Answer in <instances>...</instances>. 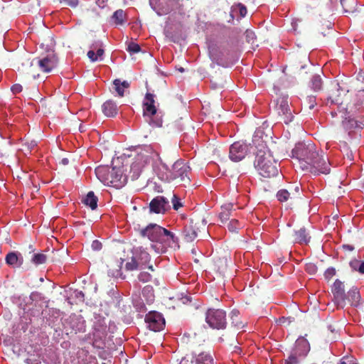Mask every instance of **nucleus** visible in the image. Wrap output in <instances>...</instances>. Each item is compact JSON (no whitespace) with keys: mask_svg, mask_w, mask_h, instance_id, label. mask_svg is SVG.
Returning <instances> with one entry per match:
<instances>
[{"mask_svg":"<svg viewBox=\"0 0 364 364\" xmlns=\"http://www.w3.org/2000/svg\"><path fill=\"white\" fill-rule=\"evenodd\" d=\"M180 364H188V360H186V359H183Z\"/></svg>","mask_w":364,"mask_h":364,"instance_id":"052dcab7","label":"nucleus"},{"mask_svg":"<svg viewBox=\"0 0 364 364\" xmlns=\"http://www.w3.org/2000/svg\"><path fill=\"white\" fill-rule=\"evenodd\" d=\"M215 266L218 267V270L220 272H224L228 267V259L224 257L219 259L215 262Z\"/></svg>","mask_w":364,"mask_h":364,"instance_id":"e433bc0d","label":"nucleus"},{"mask_svg":"<svg viewBox=\"0 0 364 364\" xmlns=\"http://www.w3.org/2000/svg\"><path fill=\"white\" fill-rule=\"evenodd\" d=\"M161 164L162 168L166 170V173L161 176L163 181L168 182L177 181L183 183L185 186L190 183L191 179L189 174L191 168L183 160H177L174 162L171 168L162 161Z\"/></svg>","mask_w":364,"mask_h":364,"instance_id":"39448f33","label":"nucleus"},{"mask_svg":"<svg viewBox=\"0 0 364 364\" xmlns=\"http://www.w3.org/2000/svg\"><path fill=\"white\" fill-rule=\"evenodd\" d=\"M126 18V14L122 9L117 10L112 15V19L117 25H122L124 23Z\"/></svg>","mask_w":364,"mask_h":364,"instance_id":"473e14b6","label":"nucleus"},{"mask_svg":"<svg viewBox=\"0 0 364 364\" xmlns=\"http://www.w3.org/2000/svg\"><path fill=\"white\" fill-rule=\"evenodd\" d=\"M11 90L14 94H17V93H20L22 91L23 87L20 84H14L11 87Z\"/></svg>","mask_w":364,"mask_h":364,"instance_id":"603ef678","label":"nucleus"},{"mask_svg":"<svg viewBox=\"0 0 364 364\" xmlns=\"http://www.w3.org/2000/svg\"><path fill=\"white\" fill-rule=\"evenodd\" d=\"M151 6L161 16L170 13L178 5V0H149Z\"/></svg>","mask_w":364,"mask_h":364,"instance_id":"f8f14e48","label":"nucleus"},{"mask_svg":"<svg viewBox=\"0 0 364 364\" xmlns=\"http://www.w3.org/2000/svg\"><path fill=\"white\" fill-rule=\"evenodd\" d=\"M310 350L308 341L304 338H299L292 348L289 356L284 360V364H299Z\"/></svg>","mask_w":364,"mask_h":364,"instance_id":"423d86ee","label":"nucleus"},{"mask_svg":"<svg viewBox=\"0 0 364 364\" xmlns=\"http://www.w3.org/2000/svg\"><path fill=\"white\" fill-rule=\"evenodd\" d=\"M28 255L30 257V262L35 266L44 264L48 260V257L42 251H36L32 245H29L28 248Z\"/></svg>","mask_w":364,"mask_h":364,"instance_id":"f3484780","label":"nucleus"},{"mask_svg":"<svg viewBox=\"0 0 364 364\" xmlns=\"http://www.w3.org/2000/svg\"><path fill=\"white\" fill-rule=\"evenodd\" d=\"M81 295H82V296H84L83 293H82V291H80V292H79V296H81Z\"/></svg>","mask_w":364,"mask_h":364,"instance_id":"0e129e2a","label":"nucleus"},{"mask_svg":"<svg viewBox=\"0 0 364 364\" xmlns=\"http://www.w3.org/2000/svg\"><path fill=\"white\" fill-rule=\"evenodd\" d=\"M127 50L132 54L137 53L141 50V48L139 44L131 42L128 45Z\"/></svg>","mask_w":364,"mask_h":364,"instance_id":"ea45409f","label":"nucleus"},{"mask_svg":"<svg viewBox=\"0 0 364 364\" xmlns=\"http://www.w3.org/2000/svg\"><path fill=\"white\" fill-rule=\"evenodd\" d=\"M328 102L338 105L339 106L343 105V99L341 92L339 91L338 87H335L334 89L331 90V94L328 97Z\"/></svg>","mask_w":364,"mask_h":364,"instance_id":"b1692460","label":"nucleus"},{"mask_svg":"<svg viewBox=\"0 0 364 364\" xmlns=\"http://www.w3.org/2000/svg\"><path fill=\"white\" fill-rule=\"evenodd\" d=\"M196 364H213V358L210 353L203 352L196 358Z\"/></svg>","mask_w":364,"mask_h":364,"instance_id":"7c9ffc66","label":"nucleus"},{"mask_svg":"<svg viewBox=\"0 0 364 364\" xmlns=\"http://www.w3.org/2000/svg\"><path fill=\"white\" fill-rule=\"evenodd\" d=\"M289 188L291 191V194L294 196L295 200L300 198V187H299V186L296 185L295 186H291Z\"/></svg>","mask_w":364,"mask_h":364,"instance_id":"c03bdc74","label":"nucleus"},{"mask_svg":"<svg viewBox=\"0 0 364 364\" xmlns=\"http://www.w3.org/2000/svg\"><path fill=\"white\" fill-rule=\"evenodd\" d=\"M63 161L64 164H66L68 162V160L67 159H63Z\"/></svg>","mask_w":364,"mask_h":364,"instance_id":"338daca9","label":"nucleus"},{"mask_svg":"<svg viewBox=\"0 0 364 364\" xmlns=\"http://www.w3.org/2000/svg\"><path fill=\"white\" fill-rule=\"evenodd\" d=\"M154 95L147 92L143 102L144 114L149 117H154L156 114V108L154 105Z\"/></svg>","mask_w":364,"mask_h":364,"instance_id":"a211bd4d","label":"nucleus"},{"mask_svg":"<svg viewBox=\"0 0 364 364\" xmlns=\"http://www.w3.org/2000/svg\"><path fill=\"white\" fill-rule=\"evenodd\" d=\"M168 209H170L169 201L166 198L162 196H158L154 198L149 203L151 213L164 214Z\"/></svg>","mask_w":364,"mask_h":364,"instance_id":"2eb2a0df","label":"nucleus"},{"mask_svg":"<svg viewBox=\"0 0 364 364\" xmlns=\"http://www.w3.org/2000/svg\"><path fill=\"white\" fill-rule=\"evenodd\" d=\"M233 208L232 203H226L221 206V212L219 213V218L222 223L230 220Z\"/></svg>","mask_w":364,"mask_h":364,"instance_id":"393cba45","label":"nucleus"},{"mask_svg":"<svg viewBox=\"0 0 364 364\" xmlns=\"http://www.w3.org/2000/svg\"><path fill=\"white\" fill-rule=\"evenodd\" d=\"M154 290H153V288L150 286H146L144 289H143V291H142V294L143 295H145L146 293H147L148 294H150V301H152L153 299H154Z\"/></svg>","mask_w":364,"mask_h":364,"instance_id":"09e8293b","label":"nucleus"},{"mask_svg":"<svg viewBox=\"0 0 364 364\" xmlns=\"http://www.w3.org/2000/svg\"><path fill=\"white\" fill-rule=\"evenodd\" d=\"M306 105L309 109H313L316 105V97L312 95L308 96L306 99Z\"/></svg>","mask_w":364,"mask_h":364,"instance_id":"a19ab883","label":"nucleus"},{"mask_svg":"<svg viewBox=\"0 0 364 364\" xmlns=\"http://www.w3.org/2000/svg\"><path fill=\"white\" fill-rule=\"evenodd\" d=\"M107 0H96V3L100 7L103 8L105 6Z\"/></svg>","mask_w":364,"mask_h":364,"instance_id":"4d7b16f0","label":"nucleus"},{"mask_svg":"<svg viewBox=\"0 0 364 364\" xmlns=\"http://www.w3.org/2000/svg\"><path fill=\"white\" fill-rule=\"evenodd\" d=\"M242 228V224L236 219H232L228 224V228L231 232H237L238 230Z\"/></svg>","mask_w":364,"mask_h":364,"instance_id":"f704fd0d","label":"nucleus"},{"mask_svg":"<svg viewBox=\"0 0 364 364\" xmlns=\"http://www.w3.org/2000/svg\"><path fill=\"white\" fill-rule=\"evenodd\" d=\"M95 174L105 185L116 188L123 187L127 181L121 167L109 168L105 166H99L95 168Z\"/></svg>","mask_w":364,"mask_h":364,"instance_id":"20e7f679","label":"nucleus"},{"mask_svg":"<svg viewBox=\"0 0 364 364\" xmlns=\"http://www.w3.org/2000/svg\"><path fill=\"white\" fill-rule=\"evenodd\" d=\"M134 306L137 310L141 312L146 311V310L144 304L140 301H136L134 304Z\"/></svg>","mask_w":364,"mask_h":364,"instance_id":"3c124183","label":"nucleus"},{"mask_svg":"<svg viewBox=\"0 0 364 364\" xmlns=\"http://www.w3.org/2000/svg\"><path fill=\"white\" fill-rule=\"evenodd\" d=\"M60 4L75 8L78 5V0H58Z\"/></svg>","mask_w":364,"mask_h":364,"instance_id":"49530a36","label":"nucleus"},{"mask_svg":"<svg viewBox=\"0 0 364 364\" xmlns=\"http://www.w3.org/2000/svg\"><path fill=\"white\" fill-rule=\"evenodd\" d=\"M292 154L304 171L314 175L328 174L330 172L328 156L322 151L319 153L314 144H299L292 150Z\"/></svg>","mask_w":364,"mask_h":364,"instance_id":"f257e3e1","label":"nucleus"},{"mask_svg":"<svg viewBox=\"0 0 364 364\" xmlns=\"http://www.w3.org/2000/svg\"><path fill=\"white\" fill-rule=\"evenodd\" d=\"M205 322L214 329H224L227 325L226 312L220 309H208L205 312Z\"/></svg>","mask_w":364,"mask_h":364,"instance_id":"0eeeda50","label":"nucleus"},{"mask_svg":"<svg viewBox=\"0 0 364 364\" xmlns=\"http://www.w3.org/2000/svg\"><path fill=\"white\" fill-rule=\"evenodd\" d=\"M148 159V155H144L142 153L138 154L136 161L131 166V171L134 170V174L132 176V179L139 177L141 167L147 162Z\"/></svg>","mask_w":364,"mask_h":364,"instance_id":"412c9836","label":"nucleus"},{"mask_svg":"<svg viewBox=\"0 0 364 364\" xmlns=\"http://www.w3.org/2000/svg\"><path fill=\"white\" fill-rule=\"evenodd\" d=\"M205 228V224L199 220L191 219L188 224L186 225L182 232V238L186 242H191L198 237L200 228Z\"/></svg>","mask_w":364,"mask_h":364,"instance_id":"9d476101","label":"nucleus"},{"mask_svg":"<svg viewBox=\"0 0 364 364\" xmlns=\"http://www.w3.org/2000/svg\"><path fill=\"white\" fill-rule=\"evenodd\" d=\"M97 197L95 196L94 192L90 191L83 199L82 202L86 205L90 207L92 210H95L97 207Z\"/></svg>","mask_w":364,"mask_h":364,"instance_id":"c756f323","label":"nucleus"},{"mask_svg":"<svg viewBox=\"0 0 364 364\" xmlns=\"http://www.w3.org/2000/svg\"><path fill=\"white\" fill-rule=\"evenodd\" d=\"M231 323L237 328L242 329L245 327V323L240 321V312L238 310L233 309L230 313Z\"/></svg>","mask_w":364,"mask_h":364,"instance_id":"c85d7f7f","label":"nucleus"},{"mask_svg":"<svg viewBox=\"0 0 364 364\" xmlns=\"http://www.w3.org/2000/svg\"><path fill=\"white\" fill-rule=\"evenodd\" d=\"M81 295H82V296H84L83 293H82V291H80V292H79V296H81Z\"/></svg>","mask_w":364,"mask_h":364,"instance_id":"69168bd1","label":"nucleus"},{"mask_svg":"<svg viewBox=\"0 0 364 364\" xmlns=\"http://www.w3.org/2000/svg\"><path fill=\"white\" fill-rule=\"evenodd\" d=\"M239 350H240V348L237 346H235L234 352L239 353Z\"/></svg>","mask_w":364,"mask_h":364,"instance_id":"680f3d73","label":"nucleus"},{"mask_svg":"<svg viewBox=\"0 0 364 364\" xmlns=\"http://www.w3.org/2000/svg\"><path fill=\"white\" fill-rule=\"evenodd\" d=\"M79 130L81 132H83L85 131V128L84 126H82V124L80 125V127H79Z\"/></svg>","mask_w":364,"mask_h":364,"instance_id":"13d9d810","label":"nucleus"},{"mask_svg":"<svg viewBox=\"0 0 364 364\" xmlns=\"http://www.w3.org/2000/svg\"><path fill=\"white\" fill-rule=\"evenodd\" d=\"M138 232L142 237L161 245V252H165L171 243H178V239L173 232L156 224L149 223L144 228H139Z\"/></svg>","mask_w":364,"mask_h":364,"instance_id":"f03ea898","label":"nucleus"},{"mask_svg":"<svg viewBox=\"0 0 364 364\" xmlns=\"http://www.w3.org/2000/svg\"><path fill=\"white\" fill-rule=\"evenodd\" d=\"M346 299L350 303L352 306H358L360 299V295L356 288L350 289L346 295Z\"/></svg>","mask_w":364,"mask_h":364,"instance_id":"cd10ccee","label":"nucleus"},{"mask_svg":"<svg viewBox=\"0 0 364 364\" xmlns=\"http://www.w3.org/2000/svg\"><path fill=\"white\" fill-rule=\"evenodd\" d=\"M331 291L333 294L334 304L337 308L343 309L346 305V300L343 283L336 279L332 286Z\"/></svg>","mask_w":364,"mask_h":364,"instance_id":"4468645a","label":"nucleus"},{"mask_svg":"<svg viewBox=\"0 0 364 364\" xmlns=\"http://www.w3.org/2000/svg\"><path fill=\"white\" fill-rule=\"evenodd\" d=\"M336 274V269L333 267L328 268L324 272V277L329 281Z\"/></svg>","mask_w":364,"mask_h":364,"instance_id":"a18cd8bd","label":"nucleus"},{"mask_svg":"<svg viewBox=\"0 0 364 364\" xmlns=\"http://www.w3.org/2000/svg\"><path fill=\"white\" fill-rule=\"evenodd\" d=\"M252 36H254V33L252 32L247 31V38H252Z\"/></svg>","mask_w":364,"mask_h":364,"instance_id":"bf43d9fd","label":"nucleus"},{"mask_svg":"<svg viewBox=\"0 0 364 364\" xmlns=\"http://www.w3.org/2000/svg\"><path fill=\"white\" fill-rule=\"evenodd\" d=\"M250 149H252L250 144L242 141H236L230 146L229 157L232 161H240L247 155Z\"/></svg>","mask_w":364,"mask_h":364,"instance_id":"1a4fd4ad","label":"nucleus"},{"mask_svg":"<svg viewBox=\"0 0 364 364\" xmlns=\"http://www.w3.org/2000/svg\"><path fill=\"white\" fill-rule=\"evenodd\" d=\"M145 322L148 328L155 332L160 331L165 326V319L163 316L156 311H150L146 315Z\"/></svg>","mask_w":364,"mask_h":364,"instance_id":"ddd939ff","label":"nucleus"},{"mask_svg":"<svg viewBox=\"0 0 364 364\" xmlns=\"http://www.w3.org/2000/svg\"><path fill=\"white\" fill-rule=\"evenodd\" d=\"M171 202L173 204V208L176 210H178L183 206V203H181V199L176 194L173 195Z\"/></svg>","mask_w":364,"mask_h":364,"instance_id":"4c0bfd02","label":"nucleus"},{"mask_svg":"<svg viewBox=\"0 0 364 364\" xmlns=\"http://www.w3.org/2000/svg\"><path fill=\"white\" fill-rule=\"evenodd\" d=\"M113 85L114 90L117 92V95L119 97H123L124 95L125 89H128L130 84L127 80L122 82L119 79H115L113 81Z\"/></svg>","mask_w":364,"mask_h":364,"instance_id":"bb28decb","label":"nucleus"},{"mask_svg":"<svg viewBox=\"0 0 364 364\" xmlns=\"http://www.w3.org/2000/svg\"><path fill=\"white\" fill-rule=\"evenodd\" d=\"M148 268L149 269L151 270V271H154V269H153V266L152 265H149L148 266Z\"/></svg>","mask_w":364,"mask_h":364,"instance_id":"e2e57ef3","label":"nucleus"},{"mask_svg":"<svg viewBox=\"0 0 364 364\" xmlns=\"http://www.w3.org/2000/svg\"><path fill=\"white\" fill-rule=\"evenodd\" d=\"M355 0H341V4L346 11L353 9Z\"/></svg>","mask_w":364,"mask_h":364,"instance_id":"58836bf2","label":"nucleus"},{"mask_svg":"<svg viewBox=\"0 0 364 364\" xmlns=\"http://www.w3.org/2000/svg\"><path fill=\"white\" fill-rule=\"evenodd\" d=\"M58 62V60L56 55L53 53H50L41 58L34 59L32 61L31 65L35 64L38 67L40 70L43 73H50L57 67Z\"/></svg>","mask_w":364,"mask_h":364,"instance_id":"9b49d317","label":"nucleus"},{"mask_svg":"<svg viewBox=\"0 0 364 364\" xmlns=\"http://www.w3.org/2000/svg\"><path fill=\"white\" fill-rule=\"evenodd\" d=\"M139 281L142 282H147L151 279V275L146 272H141L138 276Z\"/></svg>","mask_w":364,"mask_h":364,"instance_id":"37998d69","label":"nucleus"},{"mask_svg":"<svg viewBox=\"0 0 364 364\" xmlns=\"http://www.w3.org/2000/svg\"><path fill=\"white\" fill-rule=\"evenodd\" d=\"M306 271L311 274H314L317 272V267L313 263L306 264Z\"/></svg>","mask_w":364,"mask_h":364,"instance_id":"de8ad7c7","label":"nucleus"},{"mask_svg":"<svg viewBox=\"0 0 364 364\" xmlns=\"http://www.w3.org/2000/svg\"><path fill=\"white\" fill-rule=\"evenodd\" d=\"M277 198L281 203L289 202V205H292L296 200L289 188L279 190L277 193Z\"/></svg>","mask_w":364,"mask_h":364,"instance_id":"5701e85b","label":"nucleus"},{"mask_svg":"<svg viewBox=\"0 0 364 364\" xmlns=\"http://www.w3.org/2000/svg\"><path fill=\"white\" fill-rule=\"evenodd\" d=\"M261 148L256 153L254 166L258 173L264 178H271L278 175L277 162L273 158L269 150L265 145H259Z\"/></svg>","mask_w":364,"mask_h":364,"instance_id":"7ed1b4c3","label":"nucleus"},{"mask_svg":"<svg viewBox=\"0 0 364 364\" xmlns=\"http://www.w3.org/2000/svg\"><path fill=\"white\" fill-rule=\"evenodd\" d=\"M5 262L6 264L13 268L21 267L23 263V258L18 252H9L6 255Z\"/></svg>","mask_w":364,"mask_h":364,"instance_id":"6ab92c4d","label":"nucleus"},{"mask_svg":"<svg viewBox=\"0 0 364 364\" xmlns=\"http://www.w3.org/2000/svg\"><path fill=\"white\" fill-rule=\"evenodd\" d=\"M275 111L277 112L280 119L287 124L291 122L294 118L289 108L287 97L280 96L277 99Z\"/></svg>","mask_w":364,"mask_h":364,"instance_id":"6e6552de","label":"nucleus"},{"mask_svg":"<svg viewBox=\"0 0 364 364\" xmlns=\"http://www.w3.org/2000/svg\"><path fill=\"white\" fill-rule=\"evenodd\" d=\"M236 6L239 9V14H240V16L245 17L247 12L246 6L240 3H239Z\"/></svg>","mask_w":364,"mask_h":364,"instance_id":"8fccbe9b","label":"nucleus"},{"mask_svg":"<svg viewBox=\"0 0 364 364\" xmlns=\"http://www.w3.org/2000/svg\"><path fill=\"white\" fill-rule=\"evenodd\" d=\"M358 117H346L342 120V127L345 132H347L349 135L355 130H359L364 127V121L358 120Z\"/></svg>","mask_w":364,"mask_h":364,"instance_id":"dca6fc26","label":"nucleus"},{"mask_svg":"<svg viewBox=\"0 0 364 364\" xmlns=\"http://www.w3.org/2000/svg\"><path fill=\"white\" fill-rule=\"evenodd\" d=\"M91 247H92V250H94L95 251H99L102 249V245L100 241L94 240L92 242Z\"/></svg>","mask_w":364,"mask_h":364,"instance_id":"864d4df0","label":"nucleus"},{"mask_svg":"<svg viewBox=\"0 0 364 364\" xmlns=\"http://www.w3.org/2000/svg\"><path fill=\"white\" fill-rule=\"evenodd\" d=\"M90 48H92V50H90L87 52V55L90 59V60L92 62H95L98 59H97V55L95 54V53L94 51V49H97V45L92 44Z\"/></svg>","mask_w":364,"mask_h":364,"instance_id":"79ce46f5","label":"nucleus"},{"mask_svg":"<svg viewBox=\"0 0 364 364\" xmlns=\"http://www.w3.org/2000/svg\"><path fill=\"white\" fill-rule=\"evenodd\" d=\"M102 110L107 117H114L118 113V107L113 100H109L103 103Z\"/></svg>","mask_w":364,"mask_h":364,"instance_id":"4be33fe9","label":"nucleus"},{"mask_svg":"<svg viewBox=\"0 0 364 364\" xmlns=\"http://www.w3.org/2000/svg\"><path fill=\"white\" fill-rule=\"evenodd\" d=\"M97 46H100V48L97 49V53L95 54L97 55V58L102 57L104 54V50L101 48L102 44L100 43V44H97Z\"/></svg>","mask_w":364,"mask_h":364,"instance_id":"6e6d98bb","label":"nucleus"},{"mask_svg":"<svg viewBox=\"0 0 364 364\" xmlns=\"http://www.w3.org/2000/svg\"><path fill=\"white\" fill-rule=\"evenodd\" d=\"M151 124L156 127H161L162 126V120L161 119L154 120V119H151Z\"/></svg>","mask_w":364,"mask_h":364,"instance_id":"5fc2aeb1","label":"nucleus"},{"mask_svg":"<svg viewBox=\"0 0 364 364\" xmlns=\"http://www.w3.org/2000/svg\"><path fill=\"white\" fill-rule=\"evenodd\" d=\"M349 265L353 271L364 274V261L354 259L350 262Z\"/></svg>","mask_w":364,"mask_h":364,"instance_id":"2f4dec72","label":"nucleus"},{"mask_svg":"<svg viewBox=\"0 0 364 364\" xmlns=\"http://www.w3.org/2000/svg\"><path fill=\"white\" fill-rule=\"evenodd\" d=\"M311 87L314 91H318L322 88V80L320 75H314L311 80Z\"/></svg>","mask_w":364,"mask_h":364,"instance_id":"72a5a7b5","label":"nucleus"},{"mask_svg":"<svg viewBox=\"0 0 364 364\" xmlns=\"http://www.w3.org/2000/svg\"><path fill=\"white\" fill-rule=\"evenodd\" d=\"M294 237V241L300 244H308L311 239V237L309 236L305 228H302L300 230L295 231Z\"/></svg>","mask_w":364,"mask_h":364,"instance_id":"a878e982","label":"nucleus"},{"mask_svg":"<svg viewBox=\"0 0 364 364\" xmlns=\"http://www.w3.org/2000/svg\"><path fill=\"white\" fill-rule=\"evenodd\" d=\"M363 191H364V181H363V186H362Z\"/></svg>","mask_w":364,"mask_h":364,"instance_id":"774afa93","label":"nucleus"},{"mask_svg":"<svg viewBox=\"0 0 364 364\" xmlns=\"http://www.w3.org/2000/svg\"><path fill=\"white\" fill-rule=\"evenodd\" d=\"M133 256L141 268L149 264L151 258L150 255L141 247L134 248Z\"/></svg>","mask_w":364,"mask_h":364,"instance_id":"aec40b11","label":"nucleus"},{"mask_svg":"<svg viewBox=\"0 0 364 364\" xmlns=\"http://www.w3.org/2000/svg\"><path fill=\"white\" fill-rule=\"evenodd\" d=\"M125 268L128 271H133L137 269H142L134 256H132V260L130 262H127L126 263Z\"/></svg>","mask_w":364,"mask_h":364,"instance_id":"c9c22d12","label":"nucleus"}]
</instances>
